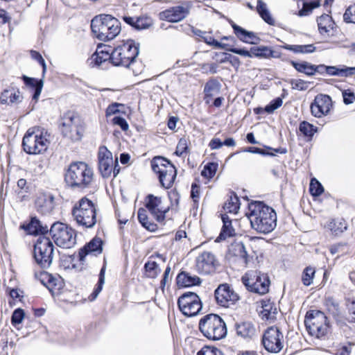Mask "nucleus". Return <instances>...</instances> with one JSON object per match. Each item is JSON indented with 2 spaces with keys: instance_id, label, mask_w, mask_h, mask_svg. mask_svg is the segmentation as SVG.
I'll return each mask as SVG.
<instances>
[{
  "instance_id": "f257e3e1",
  "label": "nucleus",
  "mask_w": 355,
  "mask_h": 355,
  "mask_svg": "<svg viewBox=\"0 0 355 355\" xmlns=\"http://www.w3.org/2000/svg\"><path fill=\"white\" fill-rule=\"evenodd\" d=\"M246 216L250 221L252 227L260 233H270L277 225L276 212L263 202H250Z\"/></svg>"
},
{
  "instance_id": "f03ea898",
  "label": "nucleus",
  "mask_w": 355,
  "mask_h": 355,
  "mask_svg": "<svg viewBox=\"0 0 355 355\" xmlns=\"http://www.w3.org/2000/svg\"><path fill=\"white\" fill-rule=\"evenodd\" d=\"M91 28L94 35L101 41L114 39L121 32V23L110 15H100L91 21Z\"/></svg>"
},
{
  "instance_id": "7ed1b4c3",
  "label": "nucleus",
  "mask_w": 355,
  "mask_h": 355,
  "mask_svg": "<svg viewBox=\"0 0 355 355\" xmlns=\"http://www.w3.org/2000/svg\"><path fill=\"white\" fill-rule=\"evenodd\" d=\"M50 135L40 127H34L27 130L22 139L24 152L29 155H37L45 152L50 143Z\"/></svg>"
},
{
  "instance_id": "20e7f679",
  "label": "nucleus",
  "mask_w": 355,
  "mask_h": 355,
  "mask_svg": "<svg viewBox=\"0 0 355 355\" xmlns=\"http://www.w3.org/2000/svg\"><path fill=\"white\" fill-rule=\"evenodd\" d=\"M139 46L135 41H123L111 49V63L116 67H129L139 54Z\"/></svg>"
},
{
  "instance_id": "39448f33",
  "label": "nucleus",
  "mask_w": 355,
  "mask_h": 355,
  "mask_svg": "<svg viewBox=\"0 0 355 355\" xmlns=\"http://www.w3.org/2000/svg\"><path fill=\"white\" fill-rule=\"evenodd\" d=\"M202 335L211 340H219L227 335V327L224 320L216 314L211 313L202 317L198 324Z\"/></svg>"
},
{
  "instance_id": "423d86ee",
  "label": "nucleus",
  "mask_w": 355,
  "mask_h": 355,
  "mask_svg": "<svg viewBox=\"0 0 355 355\" xmlns=\"http://www.w3.org/2000/svg\"><path fill=\"white\" fill-rule=\"evenodd\" d=\"M71 214L77 223L86 228H92L96 223V208L94 202L86 197L78 200Z\"/></svg>"
},
{
  "instance_id": "0eeeda50",
  "label": "nucleus",
  "mask_w": 355,
  "mask_h": 355,
  "mask_svg": "<svg viewBox=\"0 0 355 355\" xmlns=\"http://www.w3.org/2000/svg\"><path fill=\"white\" fill-rule=\"evenodd\" d=\"M93 171L84 162H74L68 166V178L71 187H87L93 180Z\"/></svg>"
},
{
  "instance_id": "6e6552de",
  "label": "nucleus",
  "mask_w": 355,
  "mask_h": 355,
  "mask_svg": "<svg viewBox=\"0 0 355 355\" xmlns=\"http://www.w3.org/2000/svg\"><path fill=\"white\" fill-rule=\"evenodd\" d=\"M304 324L309 334L317 338H322L329 332L327 316L318 310H311L305 316Z\"/></svg>"
},
{
  "instance_id": "1a4fd4ad",
  "label": "nucleus",
  "mask_w": 355,
  "mask_h": 355,
  "mask_svg": "<svg viewBox=\"0 0 355 355\" xmlns=\"http://www.w3.org/2000/svg\"><path fill=\"white\" fill-rule=\"evenodd\" d=\"M151 168L158 174L162 187L165 189L172 187L177 176V171L169 160L162 157H155L151 161Z\"/></svg>"
},
{
  "instance_id": "9d476101",
  "label": "nucleus",
  "mask_w": 355,
  "mask_h": 355,
  "mask_svg": "<svg viewBox=\"0 0 355 355\" xmlns=\"http://www.w3.org/2000/svg\"><path fill=\"white\" fill-rule=\"evenodd\" d=\"M54 247L51 241L45 236H40L34 244L33 257L42 269L50 267L53 261Z\"/></svg>"
},
{
  "instance_id": "9b49d317",
  "label": "nucleus",
  "mask_w": 355,
  "mask_h": 355,
  "mask_svg": "<svg viewBox=\"0 0 355 355\" xmlns=\"http://www.w3.org/2000/svg\"><path fill=\"white\" fill-rule=\"evenodd\" d=\"M242 282L248 291L259 295L266 294L269 290L268 275L257 270L246 272L242 277Z\"/></svg>"
},
{
  "instance_id": "f8f14e48",
  "label": "nucleus",
  "mask_w": 355,
  "mask_h": 355,
  "mask_svg": "<svg viewBox=\"0 0 355 355\" xmlns=\"http://www.w3.org/2000/svg\"><path fill=\"white\" fill-rule=\"evenodd\" d=\"M98 170L104 178L110 177L112 173L116 177L119 173L118 158L113 159L112 153L106 146L99 147L98 153Z\"/></svg>"
},
{
  "instance_id": "ddd939ff",
  "label": "nucleus",
  "mask_w": 355,
  "mask_h": 355,
  "mask_svg": "<svg viewBox=\"0 0 355 355\" xmlns=\"http://www.w3.org/2000/svg\"><path fill=\"white\" fill-rule=\"evenodd\" d=\"M178 305L182 314L187 317L198 315L202 308L199 296L192 292L182 294L178 298Z\"/></svg>"
},
{
  "instance_id": "4468645a",
  "label": "nucleus",
  "mask_w": 355,
  "mask_h": 355,
  "mask_svg": "<svg viewBox=\"0 0 355 355\" xmlns=\"http://www.w3.org/2000/svg\"><path fill=\"white\" fill-rule=\"evenodd\" d=\"M283 334L277 327H270L262 336V344L268 352L277 353L283 348Z\"/></svg>"
},
{
  "instance_id": "2eb2a0df",
  "label": "nucleus",
  "mask_w": 355,
  "mask_h": 355,
  "mask_svg": "<svg viewBox=\"0 0 355 355\" xmlns=\"http://www.w3.org/2000/svg\"><path fill=\"white\" fill-rule=\"evenodd\" d=\"M48 282L50 284L49 290L55 302L61 307H64L67 304V287L64 279L49 275Z\"/></svg>"
},
{
  "instance_id": "dca6fc26",
  "label": "nucleus",
  "mask_w": 355,
  "mask_h": 355,
  "mask_svg": "<svg viewBox=\"0 0 355 355\" xmlns=\"http://www.w3.org/2000/svg\"><path fill=\"white\" fill-rule=\"evenodd\" d=\"M214 296L217 304L226 308L239 300L238 294L228 284H220L214 291Z\"/></svg>"
},
{
  "instance_id": "f3484780",
  "label": "nucleus",
  "mask_w": 355,
  "mask_h": 355,
  "mask_svg": "<svg viewBox=\"0 0 355 355\" xmlns=\"http://www.w3.org/2000/svg\"><path fill=\"white\" fill-rule=\"evenodd\" d=\"M145 202L146 207L156 220L160 223L163 222L170 207L162 205V198L153 194H148L145 198Z\"/></svg>"
},
{
  "instance_id": "a211bd4d",
  "label": "nucleus",
  "mask_w": 355,
  "mask_h": 355,
  "mask_svg": "<svg viewBox=\"0 0 355 355\" xmlns=\"http://www.w3.org/2000/svg\"><path fill=\"white\" fill-rule=\"evenodd\" d=\"M189 14L188 6L180 5L166 9L159 13V19L171 23L182 21Z\"/></svg>"
},
{
  "instance_id": "6ab92c4d",
  "label": "nucleus",
  "mask_w": 355,
  "mask_h": 355,
  "mask_svg": "<svg viewBox=\"0 0 355 355\" xmlns=\"http://www.w3.org/2000/svg\"><path fill=\"white\" fill-rule=\"evenodd\" d=\"M196 270L200 274L209 275L216 270L218 265L214 254L210 252H203L200 254L196 260Z\"/></svg>"
},
{
  "instance_id": "aec40b11",
  "label": "nucleus",
  "mask_w": 355,
  "mask_h": 355,
  "mask_svg": "<svg viewBox=\"0 0 355 355\" xmlns=\"http://www.w3.org/2000/svg\"><path fill=\"white\" fill-rule=\"evenodd\" d=\"M332 106L331 98L326 94L317 95L311 104V114L318 118L327 115Z\"/></svg>"
},
{
  "instance_id": "412c9836",
  "label": "nucleus",
  "mask_w": 355,
  "mask_h": 355,
  "mask_svg": "<svg viewBox=\"0 0 355 355\" xmlns=\"http://www.w3.org/2000/svg\"><path fill=\"white\" fill-rule=\"evenodd\" d=\"M84 130V122L78 114H73L69 116L68 138L73 142L80 141Z\"/></svg>"
},
{
  "instance_id": "4be33fe9",
  "label": "nucleus",
  "mask_w": 355,
  "mask_h": 355,
  "mask_svg": "<svg viewBox=\"0 0 355 355\" xmlns=\"http://www.w3.org/2000/svg\"><path fill=\"white\" fill-rule=\"evenodd\" d=\"M55 205V197L49 192L40 193L35 200L37 211L44 215L50 214L53 210Z\"/></svg>"
},
{
  "instance_id": "5701e85b",
  "label": "nucleus",
  "mask_w": 355,
  "mask_h": 355,
  "mask_svg": "<svg viewBox=\"0 0 355 355\" xmlns=\"http://www.w3.org/2000/svg\"><path fill=\"white\" fill-rule=\"evenodd\" d=\"M55 245L62 249L67 248V225L61 222H55L49 230Z\"/></svg>"
},
{
  "instance_id": "b1692460",
  "label": "nucleus",
  "mask_w": 355,
  "mask_h": 355,
  "mask_svg": "<svg viewBox=\"0 0 355 355\" xmlns=\"http://www.w3.org/2000/svg\"><path fill=\"white\" fill-rule=\"evenodd\" d=\"M19 229L24 230L28 234L40 236L49 232L48 226L44 225L36 216H32L28 223L21 224Z\"/></svg>"
},
{
  "instance_id": "393cba45",
  "label": "nucleus",
  "mask_w": 355,
  "mask_h": 355,
  "mask_svg": "<svg viewBox=\"0 0 355 355\" xmlns=\"http://www.w3.org/2000/svg\"><path fill=\"white\" fill-rule=\"evenodd\" d=\"M103 242L100 238L94 237L83 248H80L78 252V259L83 264L85 257L94 253L95 255L101 254L103 250Z\"/></svg>"
},
{
  "instance_id": "a878e982",
  "label": "nucleus",
  "mask_w": 355,
  "mask_h": 355,
  "mask_svg": "<svg viewBox=\"0 0 355 355\" xmlns=\"http://www.w3.org/2000/svg\"><path fill=\"white\" fill-rule=\"evenodd\" d=\"M235 329L237 335L245 339H252L257 335V328L254 324L250 321L236 323Z\"/></svg>"
},
{
  "instance_id": "bb28decb",
  "label": "nucleus",
  "mask_w": 355,
  "mask_h": 355,
  "mask_svg": "<svg viewBox=\"0 0 355 355\" xmlns=\"http://www.w3.org/2000/svg\"><path fill=\"white\" fill-rule=\"evenodd\" d=\"M319 68L325 69V71L330 76H337L340 77H349L355 74V67H349L346 66H325L324 64L318 65Z\"/></svg>"
},
{
  "instance_id": "cd10ccee",
  "label": "nucleus",
  "mask_w": 355,
  "mask_h": 355,
  "mask_svg": "<svg viewBox=\"0 0 355 355\" xmlns=\"http://www.w3.org/2000/svg\"><path fill=\"white\" fill-rule=\"evenodd\" d=\"M220 83L216 79L209 80L204 87V100L207 104L210 103L212 98L218 94L220 90Z\"/></svg>"
},
{
  "instance_id": "c85d7f7f",
  "label": "nucleus",
  "mask_w": 355,
  "mask_h": 355,
  "mask_svg": "<svg viewBox=\"0 0 355 355\" xmlns=\"http://www.w3.org/2000/svg\"><path fill=\"white\" fill-rule=\"evenodd\" d=\"M22 80H24L26 86L33 89V94L32 98L33 100L37 101L40 96L43 87V80L31 78L25 75L22 76Z\"/></svg>"
},
{
  "instance_id": "c756f323",
  "label": "nucleus",
  "mask_w": 355,
  "mask_h": 355,
  "mask_svg": "<svg viewBox=\"0 0 355 355\" xmlns=\"http://www.w3.org/2000/svg\"><path fill=\"white\" fill-rule=\"evenodd\" d=\"M21 100L22 96L20 95V92L13 87L3 90L0 97V101L2 104L17 103L21 102Z\"/></svg>"
},
{
  "instance_id": "7c9ffc66",
  "label": "nucleus",
  "mask_w": 355,
  "mask_h": 355,
  "mask_svg": "<svg viewBox=\"0 0 355 355\" xmlns=\"http://www.w3.org/2000/svg\"><path fill=\"white\" fill-rule=\"evenodd\" d=\"M223 227L219 236L216 238V242H220L227 238L234 235V229L232 225V220L226 214L222 215Z\"/></svg>"
},
{
  "instance_id": "2f4dec72",
  "label": "nucleus",
  "mask_w": 355,
  "mask_h": 355,
  "mask_svg": "<svg viewBox=\"0 0 355 355\" xmlns=\"http://www.w3.org/2000/svg\"><path fill=\"white\" fill-rule=\"evenodd\" d=\"M92 62H94L96 65L99 66L103 62L110 60L111 62V47L104 46H98L97 50L91 58Z\"/></svg>"
},
{
  "instance_id": "473e14b6",
  "label": "nucleus",
  "mask_w": 355,
  "mask_h": 355,
  "mask_svg": "<svg viewBox=\"0 0 355 355\" xmlns=\"http://www.w3.org/2000/svg\"><path fill=\"white\" fill-rule=\"evenodd\" d=\"M176 279L178 285L182 287H189L200 284V279L198 277L195 275L192 276L186 272L179 273Z\"/></svg>"
},
{
  "instance_id": "72a5a7b5",
  "label": "nucleus",
  "mask_w": 355,
  "mask_h": 355,
  "mask_svg": "<svg viewBox=\"0 0 355 355\" xmlns=\"http://www.w3.org/2000/svg\"><path fill=\"white\" fill-rule=\"evenodd\" d=\"M291 64L298 72L304 73L307 76L314 75L319 69L318 65L311 64L305 61L302 62L291 61Z\"/></svg>"
},
{
  "instance_id": "f704fd0d",
  "label": "nucleus",
  "mask_w": 355,
  "mask_h": 355,
  "mask_svg": "<svg viewBox=\"0 0 355 355\" xmlns=\"http://www.w3.org/2000/svg\"><path fill=\"white\" fill-rule=\"evenodd\" d=\"M318 30L322 35L329 34L333 28V21L328 15H322L318 18Z\"/></svg>"
},
{
  "instance_id": "c9c22d12",
  "label": "nucleus",
  "mask_w": 355,
  "mask_h": 355,
  "mask_svg": "<svg viewBox=\"0 0 355 355\" xmlns=\"http://www.w3.org/2000/svg\"><path fill=\"white\" fill-rule=\"evenodd\" d=\"M261 316L262 319L269 321H273L276 318L277 309L275 304L271 302H267L262 305Z\"/></svg>"
},
{
  "instance_id": "e433bc0d",
  "label": "nucleus",
  "mask_w": 355,
  "mask_h": 355,
  "mask_svg": "<svg viewBox=\"0 0 355 355\" xmlns=\"http://www.w3.org/2000/svg\"><path fill=\"white\" fill-rule=\"evenodd\" d=\"M230 250L235 257L241 259L243 263H248V253L243 243L237 242L232 244Z\"/></svg>"
},
{
  "instance_id": "4c0bfd02",
  "label": "nucleus",
  "mask_w": 355,
  "mask_h": 355,
  "mask_svg": "<svg viewBox=\"0 0 355 355\" xmlns=\"http://www.w3.org/2000/svg\"><path fill=\"white\" fill-rule=\"evenodd\" d=\"M137 215L139 221L146 230L150 232H154L157 230V225L148 220L146 210L145 209H139Z\"/></svg>"
},
{
  "instance_id": "58836bf2",
  "label": "nucleus",
  "mask_w": 355,
  "mask_h": 355,
  "mask_svg": "<svg viewBox=\"0 0 355 355\" xmlns=\"http://www.w3.org/2000/svg\"><path fill=\"white\" fill-rule=\"evenodd\" d=\"M239 205V199L238 196L233 195L231 196L225 202L223 209L227 212L236 214L240 207Z\"/></svg>"
},
{
  "instance_id": "ea45409f",
  "label": "nucleus",
  "mask_w": 355,
  "mask_h": 355,
  "mask_svg": "<svg viewBox=\"0 0 355 355\" xmlns=\"http://www.w3.org/2000/svg\"><path fill=\"white\" fill-rule=\"evenodd\" d=\"M105 266H103L99 273L98 282L94 288L93 293L89 296V301H94L98 294L101 293L103 288V286L105 284Z\"/></svg>"
},
{
  "instance_id": "a19ab883",
  "label": "nucleus",
  "mask_w": 355,
  "mask_h": 355,
  "mask_svg": "<svg viewBox=\"0 0 355 355\" xmlns=\"http://www.w3.org/2000/svg\"><path fill=\"white\" fill-rule=\"evenodd\" d=\"M105 266H103L99 273L98 282L94 288L93 293L89 296V301H94L98 294L101 293L103 288V286L105 284Z\"/></svg>"
},
{
  "instance_id": "79ce46f5",
  "label": "nucleus",
  "mask_w": 355,
  "mask_h": 355,
  "mask_svg": "<svg viewBox=\"0 0 355 355\" xmlns=\"http://www.w3.org/2000/svg\"><path fill=\"white\" fill-rule=\"evenodd\" d=\"M315 274V270L311 266L306 267L302 275V282L306 286H309L313 284V278Z\"/></svg>"
},
{
  "instance_id": "37998d69",
  "label": "nucleus",
  "mask_w": 355,
  "mask_h": 355,
  "mask_svg": "<svg viewBox=\"0 0 355 355\" xmlns=\"http://www.w3.org/2000/svg\"><path fill=\"white\" fill-rule=\"evenodd\" d=\"M299 130L304 136L312 137L317 132V128L310 123L303 121L300 123Z\"/></svg>"
},
{
  "instance_id": "c03bdc74",
  "label": "nucleus",
  "mask_w": 355,
  "mask_h": 355,
  "mask_svg": "<svg viewBox=\"0 0 355 355\" xmlns=\"http://www.w3.org/2000/svg\"><path fill=\"white\" fill-rule=\"evenodd\" d=\"M146 275L149 278H155L160 272L158 264L155 261H148L144 265Z\"/></svg>"
},
{
  "instance_id": "a18cd8bd",
  "label": "nucleus",
  "mask_w": 355,
  "mask_h": 355,
  "mask_svg": "<svg viewBox=\"0 0 355 355\" xmlns=\"http://www.w3.org/2000/svg\"><path fill=\"white\" fill-rule=\"evenodd\" d=\"M217 168V164L213 162L208 163L205 166L204 169L201 172V175L206 178L211 179L215 175Z\"/></svg>"
},
{
  "instance_id": "49530a36",
  "label": "nucleus",
  "mask_w": 355,
  "mask_h": 355,
  "mask_svg": "<svg viewBox=\"0 0 355 355\" xmlns=\"http://www.w3.org/2000/svg\"><path fill=\"white\" fill-rule=\"evenodd\" d=\"M309 190L312 196H319L323 193L324 188L315 178H313L310 182Z\"/></svg>"
},
{
  "instance_id": "de8ad7c7",
  "label": "nucleus",
  "mask_w": 355,
  "mask_h": 355,
  "mask_svg": "<svg viewBox=\"0 0 355 355\" xmlns=\"http://www.w3.org/2000/svg\"><path fill=\"white\" fill-rule=\"evenodd\" d=\"M25 316L24 309L21 308L16 309L11 316V323L13 326H17L22 322Z\"/></svg>"
},
{
  "instance_id": "09e8293b",
  "label": "nucleus",
  "mask_w": 355,
  "mask_h": 355,
  "mask_svg": "<svg viewBox=\"0 0 355 355\" xmlns=\"http://www.w3.org/2000/svg\"><path fill=\"white\" fill-rule=\"evenodd\" d=\"M344 21L355 24V3L349 6L343 15Z\"/></svg>"
},
{
  "instance_id": "8fccbe9b",
  "label": "nucleus",
  "mask_w": 355,
  "mask_h": 355,
  "mask_svg": "<svg viewBox=\"0 0 355 355\" xmlns=\"http://www.w3.org/2000/svg\"><path fill=\"white\" fill-rule=\"evenodd\" d=\"M136 29L142 30L149 28L152 24L153 21L150 17H141L136 19Z\"/></svg>"
},
{
  "instance_id": "3c124183",
  "label": "nucleus",
  "mask_w": 355,
  "mask_h": 355,
  "mask_svg": "<svg viewBox=\"0 0 355 355\" xmlns=\"http://www.w3.org/2000/svg\"><path fill=\"white\" fill-rule=\"evenodd\" d=\"M202 40L206 44L214 46L218 49H226V46H227V44L218 42L212 36H211L209 34H207V33L206 35L203 36Z\"/></svg>"
},
{
  "instance_id": "603ef678",
  "label": "nucleus",
  "mask_w": 355,
  "mask_h": 355,
  "mask_svg": "<svg viewBox=\"0 0 355 355\" xmlns=\"http://www.w3.org/2000/svg\"><path fill=\"white\" fill-rule=\"evenodd\" d=\"M282 103V98L281 97H277L267 105L265 107L264 110L268 114H272L275 110L280 107Z\"/></svg>"
},
{
  "instance_id": "864d4df0",
  "label": "nucleus",
  "mask_w": 355,
  "mask_h": 355,
  "mask_svg": "<svg viewBox=\"0 0 355 355\" xmlns=\"http://www.w3.org/2000/svg\"><path fill=\"white\" fill-rule=\"evenodd\" d=\"M257 58H268L272 56L273 51L268 46H257Z\"/></svg>"
},
{
  "instance_id": "5fc2aeb1",
  "label": "nucleus",
  "mask_w": 355,
  "mask_h": 355,
  "mask_svg": "<svg viewBox=\"0 0 355 355\" xmlns=\"http://www.w3.org/2000/svg\"><path fill=\"white\" fill-rule=\"evenodd\" d=\"M197 355H224L223 353L216 347L205 346L197 354Z\"/></svg>"
},
{
  "instance_id": "6e6d98bb",
  "label": "nucleus",
  "mask_w": 355,
  "mask_h": 355,
  "mask_svg": "<svg viewBox=\"0 0 355 355\" xmlns=\"http://www.w3.org/2000/svg\"><path fill=\"white\" fill-rule=\"evenodd\" d=\"M232 27L234 30V33L236 36L242 42H244L247 34H248V31L243 28L242 27L236 25L234 23L232 24Z\"/></svg>"
},
{
  "instance_id": "4d7b16f0",
  "label": "nucleus",
  "mask_w": 355,
  "mask_h": 355,
  "mask_svg": "<svg viewBox=\"0 0 355 355\" xmlns=\"http://www.w3.org/2000/svg\"><path fill=\"white\" fill-rule=\"evenodd\" d=\"M319 6V3L313 1L311 3H303L302 8L299 11L298 15L300 17L306 16L309 15V13L312 11V10L315 8H317Z\"/></svg>"
},
{
  "instance_id": "13d9d810",
  "label": "nucleus",
  "mask_w": 355,
  "mask_h": 355,
  "mask_svg": "<svg viewBox=\"0 0 355 355\" xmlns=\"http://www.w3.org/2000/svg\"><path fill=\"white\" fill-rule=\"evenodd\" d=\"M31 55L33 60H37L39 62V64L42 66V74H43V76H44L46 71V64L44 59L42 58L40 53L37 51H35V50H31Z\"/></svg>"
},
{
  "instance_id": "bf43d9fd",
  "label": "nucleus",
  "mask_w": 355,
  "mask_h": 355,
  "mask_svg": "<svg viewBox=\"0 0 355 355\" xmlns=\"http://www.w3.org/2000/svg\"><path fill=\"white\" fill-rule=\"evenodd\" d=\"M188 150L187 141L184 138H181L176 147L175 153L178 156H182L184 153H187Z\"/></svg>"
},
{
  "instance_id": "052dcab7",
  "label": "nucleus",
  "mask_w": 355,
  "mask_h": 355,
  "mask_svg": "<svg viewBox=\"0 0 355 355\" xmlns=\"http://www.w3.org/2000/svg\"><path fill=\"white\" fill-rule=\"evenodd\" d=\"M66 117H67V112H64L60 115V119L57 121V126L60 132L62 133V135L65 137L66 135Z\"/></svg>"
},
{
  "instance_id": "680f3d73",
  "label": "nucleus",
  "mask_w": 355,
  "mask_h": 355,
  "mask_svg": "<svg viewBox=\"0 0 355 355\" xmlns=\"http://www.w3.org/2000/svg\"><path fill=\"white\" fill-rule=\"evenodd\" d=\"M112 123L113 124L119 126L123 131H126L129 128V125L126 120L121 116H114L112 119Z\"/></svg>"
},
{
  "instance_id": "e2e57ef3",
  "label": "nucleus",
  "mask_w": 355,
  "mask_h": 355,
  "mask_svg": "<svg viewBox=\"0 0 355 355\" xmlns=\"http://www.w3.org/2000/svg\"><path fill=\"white\" fill-rule=\"evenodd\" d=\"M77 232L76 230L68 228V248L74 246L76 243Z\"/></svg>"
},
{
  "instance_id": "0e129e2a",
  "label": "nucleus",
  "mask_w": 355,
  "mask_h": 355,
  "mask_svg": "<svg viewBox=\"0 0 355 355\" xmlns=\"http://www.w3.org/2000/svg\"><path fill=\"white\" fill-rule=\"evenodd\" d=\"M200 186L196 184H192L191 197L193 199L194 203H198L200 198Z\"/></svg>"
},
{
  "instance_id": "69168bd1",
  "label": "nucleus",
  "mask_w": 355,
  "mask_h": 355,
  "mask_svg": "<svg viewBox=\"0 0 355 355\" xmlns=\"http://www.w3.org/2000/svg\"><path fill=\"white\" fill-rule=\"evenodd\" d=\"M291 85L293 89H298V90H306L307 89L306 83L301 79L299 80H292Z\"/></svg>"
},
{
  "instance_id": "338daca9",
  "label": "nucleus",
  "mask_w": 355,
  "mask_h": 355,
  "mask_svg": "<svg viewBox=\"0 0 355 355\" xmlns=\"http://www.w3.org/2000/svg\"><path fill=\"white\" fill-rule=\"evenodd\" d=\"M343 101L346 105L352 103L355 100V95L353 92L344 91L343 92Z\"/></svg>"
},
{
  "instance_id": "774afa93",
  "label": "nucleus",
  "mask_w": 355,
  "mask_h": 355,
  "mask_svg": "<svg viewBox=\"0 0 355 355\" xmlns=\"http://www.w3.org/2000/svg\"><path fill=\"white\" fill-rule=\"evenodd\" d=\"M260 39L256 34L252 31H248V34L246 35V38L244 41L245 43L249 44H257Z\"/></svg>"
}]
</instances>
